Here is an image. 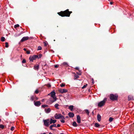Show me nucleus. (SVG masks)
<instances>
[{"instance_id":"nucleus-1","label":"nucleus","mask_w":134,"mask_h":134,"mask_svg":"<svg viewBox=\"0 0 134 134\" xmlns=\"http://www.w3.org/2000/svg\"><path fill=\"white\" fill-rule=\"evenodd\" d=\"M71 13V12H70L68 9H67L64 12H58V14L62 16H67L69 17L70 16V13Z\"/></svg>"},{"instance_id":"nucleus-2","label":"nucleus","mask_w":134,"mask_h":134,"mask_svg":"<svg viewBox=\"0 0 134 134\" xmlns=\"http://www.w3.org/2000/svg\"><path fill=\"white\" fill-rule=\"evenodd\" d=\"M118 97V96L116 94H111L110 96V98L112 100H117Z\"/></svg>"},{"instance_id":"nucleus-3","label":"nucleus","mask_w":134,"mask_h":134,"mask_svg":"<svg viewBox=\"0 0 134 134\" xmlns=\"http://www.w3.org/2000/svg\"><path fill=\"white\" fill-rule=\"evenodd\" d=\"M55 93L54 91H53L51 93V97L54 99L53 100H52V102H53L56 100V97H55Z\"/></svg>"},{"instance_id":"nucleus-4","label":"nucleus","mask_w":134,"mask_h":134,"mask_svg":"<svg viewBox=\"0 0 134 134\" xmlns=\"http://www.w3.org/2000/svg\"><path fill=\"white\" fill-rule=\"evenodd\" d=\"M55 118L56 119H64V117L61 114H56L54 115Z\"/></svg>"},{"instance_id":"nucleus-5","label":"nucleus","mask_w":134,"mask_h":134,"mask_svg":"<svg viewBox=\"0 0 134 134\" xmlns=\"http://www.w3.org/2000/svg\"><path fill=\"white\" fill-rule=\"evenodd\" d=\"M107 99L106 98H104L103 100L98 103V107H101L102 106H103L106 100Z\"/></svg>"},{"instance_id":"nucleus-6","label":"nucleus","mask_w":134,"mask_h":134,"mask_svg":"<svg viewBox=\"0 0 134 134\" xmlns=\"http://www.w3.org/2000/svg\"><path fill=\"white\" fill-rule=\"evenodd\" d=\"M37 57H38V56L35 55L32 56H30L29 58V59L30 61L33 62V60H35Z\"/></svg>"},{"instance_id":"nucleus-7","label":"nucleus","mask_w":134,"mask_h":134,"mask_svg":"<svg viewBox=\"0 0 134 134\" xmlns=\"http://www.w3.org/2000/svg\"><path fill=\"white\" fill-rule=\"evenodd\" d=\"M44 123V125L46 126H48L50 125V123L49 124V119H47L43 120Z\"/></svg>"},{"instance_id":"nucleus-8","label":"nucleus","mask_w":134,"mask_h":134,"mask_svg":"<svg viewBox=\"0 0 134 134\" xmlns=\"http://www.w3.org/2000/svg\"><path fill=\"white\" fill-rule=\"evenodd\" d=\"M34 102L35 105L36 106L39 107L41 104L40 102V101H37L36 102L34 101Z\"/></svg>"},{"instance_id":"nucleus-9","label":"nucleus","mask_w":134,"mask_h":134,"mask_svg":"<svg viewBox=\"0 0 134 134\" xmlns=\"http://www.w3.org/2000/svg\"><path fill=\"white\" fill-rule=\"evenodd\" d=\"M29 37H23L22 39L20 41L21 42H23L29 39Z\"/></svg>"},{"instance_id":"nucleus-10","label":"nucleus","mask_w":134,"mask_h":134,"mask_svg":"<svg viewBox=\"0 0 134 134\" xmlns=\"http://www.w3.org/2000/svg\"><path fill=\"white\" fill-rule=\"evenodd\" d=\"M59 92L62 93H65L67 92V90L66 89H61L59 90Z\"/></svg>"},{"instance_id":"nucleus-11","label":"nucleus","mask_w":134,"mask_h":134,"mask_svg":"<svg viewBox=\"0 0 134 134\" xmlns=\"http://www.w3.org/2000/svg\"><path fill=\"white\" fill-rule=\"evenodd\" d=\"M77 122L78 123H81V118L79 115H77Z\"/></svg>"},{"instance_id":"nucleus-12","label":"nucleus","mask_w":134,"mask_h":134,"mask_svg":"<svg viewBox=\"0 0 134 134\" xmlns=\"http://www.w3.org/2000/svg\"><path fill=\"white\" fill-rule=\"evenodd\" d=\"M57 121L55 120H53L52 118L50 119L49 123L51 124L52 123H54L56 122Z\"/></svg>"},{"instance_id":"nucleus-13","label":"nucleus","mask_w":134,"mask_h":134,"mask_svg":"<svg viewBox=\"0 0 134 134\" xmlns=\"http://www.w3.org/2000/svg\"><path fill=\"white\" fill-rule=\"evenodd\" d=\"M45 112L47 113H49L51 111V109L49 108H45L44 109Z\"/></svg>"},{"instance_id":"nucleus-14","label":"nucleus","mask_w":134,"mask_h":134,"mask_svg":"<svg viewBox=\"0 0 134 134\" xmlns=\"http://www.w3.org/2000/svg\"><path fill=\"white\" fill-rule=\"evenodd\" d=\"M68 114L69 117L71 118L73 117L74 116V114L73 113L69 112Z\"/></svg>"},{"instance_id":"nucleus-15","label":"nucleus","mask_w":134,"mask_h":134,"mask_svg":"<svg viewBox=\"0 0 134 134\" xmlns=\"http://www.w3.org/2000/svg\"><path fill=\"white\" fill-rule=\"evenodd\" d=\"M97 119L98 121H100L101 120V116L99 114H98L97 115Z\"/></svg>"},{"instance_id":"nucleus-16","label":"nucleus","mask_w":134,"mask_h":134,"mask_svg":"<svg viewBox=\"0 0 134 134\" xmlns=\"http://www.w3.org/2000/svg\"><path fill=\"white\" fill-rule=\"evenodd\" d=\"M128 98L129 100L133 99V97L131 95H129L128 96Z\"/></svg>"},{"instance_id":"nucleus-17","label":"nucleus","mask_w":134,"mask_h":134,"mask_svg":"<svg viewBox=\"0 0 134 134\" xmlns=\"http://www.w3.org/2000/svg\"><path fill=\"white\" fill-rule=\"evenodd\" d=\"M57 127L56 124H54L50 126V129L51 130H52V127Z\"/></svg>"},{"instance_id":"nucleus-18","label":"nucleus","mask_w":134,"mask_h":134,"mask_svg":"<svg viewBox=\"0 0 134 134\" xmlns=\"http://www.w3.org/2000/svg\"><path fill=\"white\" fill-rule=\"evenodd\" d=\"M74 106L73 105H71L69 106V109H70L71 111H72L73 109Z\"/></svg>"},{"instance_id":"nucleus-19","label":"nucleus","mask_w":134,"mask_h":134,"mask_svg":"<svg viewBox=\"0 0 134 134\" xmlns=\"http://www.w3.org/2000/svg\"><path fill=\"white\" fill-rule=\"evenodd\" d=\"M72 125L74 127H76L77 126V124L75 121H74L73 122Z\"/></svg>"},{"instance_id":"nucleus-20","label":"nucleus","mask_w":134,"mask_h":134,"mask_svg":"<svg viewBox=\"0 0 134 134\" xmlns=\"http://www.w3.org/2000/svg\"><path fill=\"white\" fill-rule=\"evenodd\" d=\"M59 105V104L58 103L54 105L55 107L57 109H58L59 108L58 107Z\"/></svg>"},{"instance_id":"nucleus-21","label":"nucleus","mask_w":134,"mask_h":134,"mask_svg":"<svg viewBox=\"0 0 134 134\" xmlns=\"http://www.w3.org/2000/svg\"><path fill=\"white\" fill-rule=\"evenodd\" d=\"M94 126L97 127H99L100 126V125L97 123H96L95 124Z\"/></svg>"},{"instance_id":"nucleus-22","label":"nucleus","mask_w":134,"mask_h":134,"mask_svg":"<svg viewBox=\"0 0 134 134\" xmlns=\"http://www.w3.org/2000/svg\"><path fill=\"white\" fill-rule=\"evenodd\" d=\"M35 97L34 96H32L31 97V100L32 101H33L35 99Z\"/></svg>"},{"instance_id":"nucleus-23","label":"nucleus","mask_w":134,"mask_h":134,"mask_svg":"<svg viewBox=\"0 0 134 134\" xmlns=\"http://www.w3.org/2000/svg\"><path fill=\"white\" fill-rule=\"evenodd\" d=\"M5 40V38L3 37H1V40L2 42H4V41Z\"/></svg>"},{"instance_id":"nucleus-24","label":"nucleus","mask_w":134,"mask_h":134,"mask_svg":"<svg viewBox=\"0 0 134 134\" xmlns=\"http://www.w3.org/2000/svg\"><path fill=\"white\" fill-rule=\"evenodd\" d=\"M79 76L78 75H75L74 76V79L75 80L79 78Z\"/></svg>"},{"instance_id":"nucleus-25","label":"nucleus","mask_w":134,"mask_h":134,"mask_svg":"<svg viewBox=\"0 0 134 134\" xmlns=\"http://www.w3.org/2000/svg\"><path fill=\"white\" fill-rule=\"evenodd\" d=\"M86 113L87 114V115H88L89 113V110L87 109H86L85 110Z\"/></svg>"},{"instance_id":"nucleus-26","label":"nucleus","mask_w":134,"mask_h":134,"mask_svg":"<svg viewBox=\"0 0 134 134\" xmlns=\"http://www.w3.org/2000/svg\"><path fill=\"white\" fill-rule=\"evenodd\" d=\"M38 65L37 66H35L34 67V68L35 70L37 69L38 68Z\"/></svg>"},{"instance_id":"nucleus-27","label":"nucleus","mask_w":134,"mask_h":134,"mask_svg":"<svg viewBox=\"0 0 134 134\" xmlns=\"http://www.w3.org/2000/svg\"><path fill=\"white\" fill-rule=\"evenodd\" d=\"M113 118L111 117H110L109 118V121L110 122H111L113 120Z\"/></svg>"},{"instance_id":"nucleus-28","label":"nucleus","mask_w":134,"mask_h":134,"mask_svg":"<svg viewBox=\"0 0 134 134\" xmlns=\"http://www.w3.org/2000/svg\"><path fill=\"white\" fill-rule=\"evenodd\" d=\"M42 49V47L40 46H39L38 47L37 50H41Z\"/></svg>"},{"instance_id":"nucleus-29","label":"nucleus","mask_w":134,"mask_h":134,"mask_svg":"<svg viewBox=\"0 0 134 134\" xmlns=\"http://www.w3.org/2000/svg\"><path fill=\"white\" fill-rule=\"evenodd\" d=\"M5 47H6L7 48L9 46L8 45V42H6L5 43Z\"/></svg>"},{"instance_id":"nucleus-30","label":"nucleus","mask_w":134,"mask_h":134,"mask_svg":"<svg viewBox=\"0 0 134 134\" xmlns=\"http://www.w3.org/2000/svg\"><path fill=\"white\" fill-rule=\"evenodd\" d=\"M4 127V126L2 125H0V128L1 129H3Z\"/></svg>"},{"instance_id":"nucleus-31","label":"nucleus","mask_w":134,"mask_h":134,"mask_svg":"<svg viewBox=\"0 0 134 134\" xmlns=\"http://www.w3.org/2000/svg\"><path fill=\"white\" fill-rule=\"evenodd\" d=\"M42 56V54H40L39 55H38V57L37 58H41V57Z\"/></svg>"},{"instance_id":"nucleus-32","label":"nucleus","mask_w":134,"mask_h":134,"mask_svg":"<svg viewBox=\"0 0 134 134\" xmlns=\"http://www.w3.org/2000/svg\"><path fill=\"white\" fill-rule=\"evenodd\" d=\"M19 25L18 24L15 25L14 26V27L16 28L19 26Z\"/></svg>"},{"instance_id":"nucleus-33","label":"nucleus","mask_w":134,"mask_h":134,"mask_svg":"<svg viewBox=\"0 0 134 134\" xmlns=\"http://www.w3.org/2000/svg\"><path fill=\"white\" fill-rule=\"evenodd\" d=\"M44 45L45 46H47L48 44V43L47 42H44Z\"/></svg>"},{"instance_id":"nucleus-34","label":"nucleus","mask_w":134,"mask_h":134,"mask_svg":"<svg viewBox=\"0 0 134 134\" xmlns=\"http://www.w3.org/2000/svg\"><path fill=\"white\" fill-rule=\"evenodd\" d=\"M48 105H42L41 107H43V108H44L45 107H48Z\"/></svg>"},{"instance_id":"nucleus-35","label":"nucleus","mask_w":134,"mask_h":134,"mask_svg":"<svg viewBox=\"0 0 134 134\" xmlns=\"http://www.w3.org/2000/svg\"><path fill=\"white\" fill-rule=\"evenodd\" d=\"M87 84H86V85H84L82 87V89H83L84 88H85L86 87V86L87 85Z\"/></svg>"},{"instance_id":"nucleus-36","label":"nucleus","mask_w":134,"mask_h":134,"mask_svg":"<svg viewBox=\"0 0 134 134\" xmlns=\"http://www.w3.org/2000/svg\"><path fill=\"white\" fill-rule=\"evenodd\" d=\"M65 86V84H64L63 83H62L60 85V86L61 87H64Z\"/></svg>"},{"instance_id":"nucleus-37","label":"nucleus","mask_w":134,"mask_h":134,"mask_svg":"<svg viewBox=\"0 0 134 134\" xmlns=\"http://www.w3.org/2000/svg\"><path fill=\"white\" fill-rule=\"evenodd\" d=\"M77 74L79 75H81V72H77Z\"/></svg>"},{"instance_id":"nucleus-38","label":"nucleus","mask_w":134,"mask_h":134,"mask_svg":"<svg viewBox=\"0 0 134 134\" xmlns=\"http://www.w3.org/2000/svg\"><path fill=\"white\" fill-rule=\"evenodd\" d=\"M15 128L14 127H12L10 129V130L11 131H13L14 129Z\"/></svg>"},{"instance_id":"nucleus-39","label":"nucleus","mask_w":134,"mask_h":134,"mask_svg":"<svg viewBox=\"0 0 134 134\" xmlns=\"http://www.w3.org/2000/svg\"><path fill=\"white\" fill-rule=\"evenodd\" d=\"M48 87H50L51 86V85L50 84L48 83L46 85Z\"/></svg>"},{"instance_id":"nucleus-40","label":"nucleus","mask_w":134,"mask_h":134,"mask_svg":"<svg viewBox=\"0 0 134 134\" xmlns=\"http://www.w3.org/2000/svg\"><path fill=\"white\" fill-rule=\"evenodd\" d=\"M25 62H26V60H25L24 59H23L22 61V63H25Z\"/></svg>"},{"instance_id":"nucleus-41","label":"nucleus","mask_w":134,"mask_h":134,"mask_svg":"<svg viewBox=\"0 0 134 134\" xmlns=\"http://www.w3.org/2000/svg\"><path fill=\"white\" fill-rule=\"evenodd\" d=\"M35 93L37 94L38 93V91L37 90H36L35 92Z\"/></svg>"},{"instance_id":"nucleus-42","label":"nucleus","mask_w":134,"mask_h":134,"mask_svg":"<svg viewBox=\"0 0 134 134\" xmlns=\"http://www.w3.org/2000/svg\"><path fill=\"white\" fill-rule=\"evenodd\" d=\"M63 64L64 65H67V63L66 62L63 63Z\"/></svg>"},{"instance_id":"nucleus-43","label":"nucleus","mask_w":134,"mask_h":134,"mask_svg":"<svg viewBox=\"0 0 134 134\" xmlns=\"http://www.w3.org/2000/svg\"><path fill=\"white\" fill-rule=\"evenodd\" d=\"M60 121L64 123L65 122V121L63 119L62 120H60Z\"/></svg>"},{"instance_id":"nucleus-44","label":"nucleus","mask_w":134,"mask_h":134,"mask_svg":"<svg viewBox=\"0 0 134 134\" xmlns=\"http://www.w3.org/2000/svg\"><path fill=\"white\" fill-rule=\"evenodd\" d=\"M26 52L27 54H29L30 53V51H27Z\"/></svg>"},{"instance_id":"nucleus-45","label":"nucleus","mask_w":134,"mask_h":134,"mask_svg":"<svg viewBox=\"0 0 134 134\" xmlns=\"http://www.w3.org/2000/svg\"><path fill=\"white\" fill-rule=\"evenodd\" d=\"M60 125L59 124H58L57 125V127H60Z\"/></svg>"},{"instance_id":"nucleus-46","label":"nucleus","mask_w":134,"mask_h":134,"mask_svg":"<svg viewBox=\"0 0 134 134\" xmlns=\"http://www.w3.org/2000/svg\"><path fill=\"white\" fill-rule=\"evenodd\" d=\"M54 67L55 68H57L58 67V66L57 65H55L54 66Z\"/></svg>"},{"instance_id":"nucleus-47","label":"nucleus","mask_w":134,"mask_h":134,"mask_svg":"<svg viewBox=\"0 0 134 134\" xmlns=\"http://www.w3.org/2000/svg\"><path fill=\"white\" fill-rule=\"evenodd\" d=\"M75 69L77 70H79V68L78 67H76L75 68Z\"/></svg>"},{"instance_id":"nucleus-48","label":"nucleus","mask_w":134,"mask_h":134,"mask_svg":"<svg viewBox=\"0 0 134 134\" xmlns=\"http://www.w3.org/2000/svg\"><path fill=\"white\" fill-rule=\"evenodd\" d=\"M23 49L25 51H26V49L25 48H24Z\"/></svg>"},{"instance_id":"nucleus-49","label":"nucleus","mask_w":134,"mask_h":134,"mask_svg":"<svg viewBox=\"0 0 134 134\" xmlns=\"http://www.w3.org/2000/svg\"><path fill=\"white\" fill-rule=\"evenodd\" d=\"M92 84H93L94 83V81H92Z\"/></svg>"},{"instance_id":"nucleus-50","label":"nucleus","mask_w":134,"mask_h":134,"mask_svg":"<svg viewBox=\"0 0 134 134\" xmlns=\"http://www.w3.org/2000/svg\"><path fill=\"white\" fill-rule=\"evenodd\" d=\"M38 99V98H36V99L37 100Z\"/></svg>"},{"instance_id":"nucleus-51","label":"nucleus","mask_w":134,"mask_h":134,"mask_svg":"<svg viewBox=\"0 0 134 134\" xmlns=\"http://www.w3.org/2000/svg\"><path fill=\"white\" fill-rule=\"evenodd\" d=\"M113 4V3H112V2H110V4Z\"/></svg>"},{"instance_id":"nucleus-52","label":"nucleus","mask_w":134,"mask_h":134,"mask_svg":"<svg viewBox=\"0 0 134 134\" xmlns=\"http://www.w3.org/2000/svg\"><path fill=\"white\" fill-rule=\"evenodd\" d=\"M49 134H53L52 133H51V132H50V133H49Z\"/></svg>"},{"instance_id":"nucleus-53","label":"nucleus","mask_w":134,"mask_h":134,"mask_svg":"<svg viewBox=\"0 0 134 134\" xmlns=\"http://www.w3.org/2000/svg\"><path fill=\"white\" fill-rule=\"evenodd\" d=\"M92 81H94L93 79L92 78Z\"/></svg>"},{"instance_id":"nucleus-54","label":"nucleus","mask_w":134,"mask_h":134,"mask_svg":"<svg viewBox=\"0 0 134 134\" xmlns=\"http://www.w3.org/2000/svg\"><path fill=\"white\" fill-rule=\"evenodd\" d=\"M66 118H68V116H66Z\"/></svg>"},{"instance_id":"nucleus-55","label":"nucleus","mask_w":134,"mask_h":134,"mask_svg":"<svg viewBox=\"0 0 134 134\" xmlns=\"http://www.w3.org/2000/svg\"><path fill=\"white\" fill-rule=\"evenodd\" d=\"M60 134H64V133H60Z\"/></svg>"},{"instance_id":"nucleus-56","label":"nucleus","mask_w":134,"mask_h":134,"mask_svg":"<svg viewBox=\"0 0 134 134\" xmlns=\"http://www.w3.org/2000/svg\"><path fill=\"white\" fill-rule=\"evenodd\" d=\"M1 121V120L0 119V122Z\"/></svg>"},{"instance_id":"nucleus-57","label":"nucleus","mask_w":134,"mask_h":134,"mask_svg":"<svg viewBox=\"0 0 134 134\" xmlns=\"http://www.w3.org/2000/svg\"><path fill=\"white\" fill-rule=\"evenodd\" d=\"M92 113H93V112H92Z\"/></svg>"},{"instance_id":"nucleus-58","label":"nucleus","mask_w":134,"mask_h":134,"mask_svg":"<svg viewBox=\"0 0 134 134\" xmlns=\"http://www.w3.org/2000/svg\"><path fill=\"white\" fill-rule=\"evenodd\" d=\"M54 41H55V40H54Z\"/></svg>"}]
</instances>
